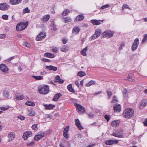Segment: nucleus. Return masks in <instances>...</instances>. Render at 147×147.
Here are the masks:
<instances>
[{"label": "nucleus", "mask_w": 147, "mask_h": 147, "mask_svg": "<svg viewBox=\"0 0 147 147\" xmlns=\"http://www.w3.org/2000/svg\"><path fill=\"white\" fill-rule=\"evenodd\" d=\"M111 135L115 137L119 138H123L124 135L123 133L119 130H117L112 133Z\"/></svg>", "instance_id": "obj_5"}, {"label": "nucleus", "mask_w": 147, "mask_h": 147, "mask_svg": "<svg viewBox=\"0 0 147 147\" xmlns=\"http://www.w3.org/2000/svg\"><path fill=\"white\" fill-rule=\"evenodd\" d=\"M70 12V10L69 9H66L62 13L63 16H66Z\"/></svg>", "instance_id": "obj_35"}, {"label": "nucleus", "mask_w": 147, "mask_h": 147, "mask_svg": "<svg viewBox=\"0 0 147 147\" xmlns=\"http://www.w3.org/2000/svg\"><path fill=\"white\" fill-rule=\"evenodd\" d=\"M87 115H88V116H89V117L90 118L92 117L94 115V114H92V113H90L88 114Z\"/></svg>", "instance_id": "obj_60"}, {"label": "nucleus", "mask_w": 147, "mask_h": 147, "mask_svg": "<svg viewBox=\"0 0 147 147\" xmlns=\"http://www.w3.org/2000/svg\"><path fill=\"white\" fill-rule=\"evenodd\" d=\"M127 90L126 89H125L123 92V95L124 97H126L127 96Z\"/></svg>", "instance_id": "obj_49"}, {"label": "nucleus", "mask_w": 147, "mask_h": 147, "mask_svg": "<svg viewBox=\"0 0 147 147\" xmlns=\"http://www.w3.org/2000/svg\"><path fill=\"white\" fill-rule=\"evenodd\" d=\"M75 106L79 113H84L86 112L85 109L82 105L76 103L75 104Z\"/></svg>", "instance_id": "obj_4"}, {"label": "nucleus", "mask_w": 147, "mask_h": 147, "mask_svg": "<svg viewBox=\"0 0 147 147\" xmlns=\"http://www.w3.org/2000/svg\"><path fill=\"white\" fill-rule=\"evenodd\" d=\"M26 104L29 106H34L35 105V104L34 102L31 101H27L26 103Z\"/></svg>", "instance_id": "obj_38"}, {"label": "nucleus", "mask_w": 147, "mask_h": 147, "mask_svg": "<svg viewBox=\"0 0 147 147\" xmlns=\"http://www.w3.org/2000/svg\"><path fill=\"white\" fill-rule=\"evenodd\" d=\"M75 123L76 126L80 130L83 129V127L81 125L80 122L78 119H75Z\"/></svg>", "instance_id": "obj_21"}, {"label": "nucleus", "mask_w": 147, "mask_h": 147, "mask_svg": "<svg viewBox=\"0 0 147 147\" xmlns=\"http://www.w3.org/2000/svg\"><path fill=\"white\" fill-rule=\"evenodd\" d=\"M127 8L129 9V7L127 4H124L122 6V9Z\"/></svg>", "instance_id": "obj_59"}, {"label": "nucleus", "mask_w": 147, "mask_h": 147, "mask_svg": "<svg viewBox=\"0 0 147 147\" xmlns=\"http://www.w3.org/2000/svg\"><path fill=\"white\" fill-rule=\"evenodd\" d=\"M63 19H64L65 22V23L70 22L71 21V19L70 18V17L63 18Z\"/></svg>", "instance_id": "obj_37"}, {"label": "nucleus", "mask_w": 147, "mask_h": 147, "mask_svg": "<svg viewBox=\"0 0 147 147\" xmlns=\"http://www.w3.org/2000/svg\"><path fill=\"white\" fill-rule=\"evenodd\" d=\"M42 61L44 62H49L50 61V59H47L43 58L42 59Z\"/></svg>", "instance_id": "obj_58"}, {"label": "nucleus", "mask_w": 147, "mask_h": 147, "mask_svg": "<svg viewBox=\"0 0 147 147\" xmlns=\"http://www.w3.org/2000/svg\"><path fill=\"white\" fill-rule=\"evenodd\" d=\"M67 89L68 90L71 92L74 93L75 91L72 88V86L71 84H70L67 86Z\"/></svg>", "instance_id": "obj_31"}, {"label": "nucleus", "mask_w": 147, "mask_h": 147, "mask_svg": "<svg viewBox=\"0 0 147 147\" xmlns=\"http://www.w3.org/2000/svg\"><path fill=\"white\" fill-rule=\"evenodd\" d=\"M6 37L5 34H0V38L1 39L4 38Z\"/></svg>", "instance_id": "obj_57"}, {"label": "nucleus", "mask_w": 147, "mask_h": 147, "mask_svg": "<svg viewBox=\"0 0 147 147\" xmlns=\"http://www.w3.org/2000/svg\"><path fill=\"white\" fill-rule=\"evenodd\" d=\"M91 37H92V40H94V39H95L97 38V37L95 35V34H94Z\"/></svg>", "instance_id": "obj_61"}, {"label": "nucleus", "mask_w": 147, "mask_h": 147, "mask_svg": "<svg viewBox=\"0 0 147 147\" xmlns=\"http://www.w3.org/2000/svg\"><path fill=\"white\" fill-rule=\"evenodd\" d=\"M132 74H129L127 76V79L129 81L133 82L134 81V79L132 78Z\"/></svg>", "instance_id": "obj_41"}, {"label": "nucleus", "mask_w": 147, "mask_h": 147, "mask_svg": "<svg viewBox=\"0 0 147 147\" xmlns=\"http://www.w3.org/2000/svg\"><path fill=\"white\" fill-rule=\"evenodd\" d=\"M147 100L146 99H143L142 100L139 105V107L141 109L143 108L146 105Z\"/></svg>", "instance_id": "obj_22"}, {"label": "nucleus", "mask_w": 147, "mask_h": 147, "mask_svg": "<svg viewBox=\"0 0 147 147\" xmlns=\"http://www.w3.org/2000/svg\"><path fill=\"white\" fill-rule=\"evenodd\" d=\"M69 126H67L64 129L63 132V136L66 139L69 138V136L67 134L69 130Z\"/></svg>", "instance_id": "obj_14"}, {"label": "nucleus", "mask_w": 147, "mask_h": 147, "mask_svg": "<svg viewBox=\"0 0 147 147\" xmlns=\"http://www.w3.org/2000/svg\"><path fill=\"white\" fill-rule=\"evenodd\" d=\"M8 16L7 15H3L2 16V18L4 20H7L8 19Z\"/></svg>", "instance_id": "obj_53"}, {"label": "nucleus", "mask_w": 147, "mask_h": 147, "mask_svg": "<svg viewBox=\"0 0 147 147\" xmlns=\"http://www.w3.org/2000/svg\"><path fill=\"white\" fill-rule=\"evenodd\" d=\"M86 74L85 72L82 71H80L78 73V75L80 77H82L86 75Z\"/></svg>", "instance_id": "obj_42"}, {"label": "nucleus", "mask_w": 147, "mask_h": 147, "mask_svg": "<svg viewBox=\"0 0 147 147\" xmlns=\"http://www.w3.org/2000/svg\"><path fill=\"white\" fill-rule=\"evenodd\" d=\"M49 91V88L47 85H44L39 87L38 90V92L41 94H46Z\"/></svg>", "instance_id": "obj_2"}, {"label": "nucleus", "mask_w": 147, "mask_h": 147, "mask_svg": "<svg viewBox=\"0 0 147 147\" xmlns=\"http://www.w3.org/2000/svg\"><path fill=\"white\" fill-rule=\"evenodd\" d=\"M88 49V47H86L85 48L83 49L81 51V54L83 56H86L87 54L86 52Z\"/></svg>", "instance_id": "obj_30"}, {"label": "nucleus", "mask_w": 147, "mask_h": 147, "mask_svg": "<svg viewBox=\"0 0 147 147\" xmlns=\"http://www.w3.org/2000/svg\"><path fill=\"white\" fill-rule=\"evenodd\" d=\"M111 125L113 127H116L119 125L118 121V120H115L113 121L111 123Z\"/></svg>", "instance_id": "obj_29"}, {"label": "nucleus", "mask_w": 147, "mask_h": 147, "mask_svg": "<svg viewBox=\"0 0 147 147\" xmlns=\"http://www.w3.org/2000/svg\"><path fill=\"white\" fill-rule=\"evenodd\" d=\"M109 7V5L108 4H106L104 5H103L101 7H100V9H105L106 8H107L108 7Z\"/></svg>", "instance_id": "obj_50"}, {"label": "nucleus", "mask_w": 147, "mask_h": 147, "mask_svg": "<svg viewBox=\"0 0 147 147\" xmlns=\"http://www.w3.org/2000/svg\"><path fill=\"white\" fill-rule=\"evenodd\" d=\"M46 36V34L44 32H41L37 36L36 40L37 41H40L45 38Z\"/></svg>", "instance_id": "obj_8"}, {"label": "nucleus", "mask_w": 147, "mask_h": 147, "mask_svg": "<svg viewBox=\"0 0 147 147\" xmlns=\"http://www.w3.org/2000/svg\"><path fill=\"white\" fill-rule=\"evenodd\" d=\"M105 118L107 120V122L109 121L110 119V117L106 115H105Z\"/></svg>", "instance_id": "obj_56"}, {"label": "nucleus", "mask_w": 147, "mask_h": 147, "mask_svg": "<svg viewBox=\"0 0 147 147\" xmlns=\"http://www.w3.org/2000/svg\"><path fill=\"white\" fill-rule=\"evenodd\" d=\"M139 40L138 38H136L134 40L133 44L131 47V49L133 51H134L137 48L139 44Z\"/></svg>", "instance_id": "obj_7"}, {"label": "nucleus", "mask_w": 147, "mask_h": 147, "mask_svg": "<svg viewBox=\"0 0 147 147\" xmlns=\"http://www.w3.org/2000/svg\"><path fill=\"white\" fill-rule=\"evenodd\" d=\"M67 41V40L65 39H63L62 40L63 43L64 44L66 43Z\"/></svg>", "instance_id": "obj_63"}, {"label": "nucleus", "mask_w": 147, "mask_h": 147, "mask_svg": "<svg viewBox=\"0 0 147 147\" xmlns=\"http://www.w3.org/2000/svg\"><path fill=\"white\" fill-rule=\"evenodd\" d=\"M15 134L14 132H11L9 133L8 136L9 138L8 140V142H10L14 139L15 138Z\"/></svg>", "instance_id": "obj_20"}, {"label": "nucleus", "mask_w": 147, "mask_h": 147, "mask_svg": "<svg viewBox=\"0 0 147 147\" xmlns=\"http://www.w3.org/2000/svg\"><path fill=\"white\" fill-rule=\"evenodd\" d=\"M18 118L22 120H24L26 118L25 117L22 115H20L18 117Z\"/></svg>", "instance_id": "obj_55"}, {"label": "nucleus", "mask_w": 147, "mask_h": 147, "mask_svg": "<svg viewBox=\"0 0 147 147\" xmlns=\"http://www.w3.org/2000/svg\"><path fill=\"white\" fill-rule=\"evenodd\" d=\"M35 113L34 111H30L28 114V115L30 116H33L35 115Z\"/></svg>", "instance_id": "obj_48"}, {"label": "nucleus", "mask_w": 147, "mask_h": 147, "mask_svg": "<svg viewBox=\"0 0 147 147\" xmlns=\"http://www.w3.org/2000/svg\"><path fill=\"white\" fill-rule=\"evenodd\" d=\"M24 98V96L23 95H17L16 97V99L17 100H21Z\"/></svg>", "instance_id": "obj_33"}, {"label": "nucleus", "mask_w": 147, "mask_h": 147, "mask_svg": "<svg viewBox=\"0 0 147 147\" xmlns=\"http://www.w3.org/2000/svg\"><path fill=\"white\" fill-rule=\"evenodd\" d=\"M84 16L83 15L80 14L77 16L74 21L75 22L80 21L83 20L84 19Z\"/></svg>", "instance_id": "obj_28"}, {"label": "nucleus", "mask_w": 147, "mask_h": 147, "mask_svg": "<svg viewBox=\"0 0 147 147\" xmlns=\"http://www.w3.org/2000/svg\"><path fill=\"white\" fill-rule=\"evenodd\" d=\"M9 107L8 106L7 107H1L0 109L3 111H6L9 109Z\"/></svg>", "instance_id": "obj_54"}, {"label": "nucleus", "mask_w": 147, "mask_h": 147, "mask_svg": "<svg viewBox=\"0 0 147 147\" xmlns=\"http://www.w3.org/2000/svg\"><path fill=\"white\" fill-rule=\"evenodd\" d=\"M55 82H57L59 84H63L64 82L63 80L61 79L59 76H56L54 79Z\"/></svg>", "instance_id": "obj_16"}, {"label": "nucleus", "mask_w": 147, "mask_h": 147, "mask_svg": "<svg viewBox=\"0 0 147 147\" xmlns=\"http://www.w3.org/2000/svg\"><path fill=\"white\" fill-rule=\"evenodd\" d=\"M61 96V94L60 93H57L54 96V98L53 99V101H56Z\"/></svg>", "instance_id": "obj_27"}, {"label": "nucleus", "mask_w": 147, "mask_h": 147, "mask_svg": "<svg viewBox=\"0 0 147 147\" xmlns=\"http://www.w3.org/2000/svg\"><path fill=\"white\" fill-rule=\"evenodd\" d=\"M119 143V141L117 140H109L106 141L105 143L107 145H112L114 144H117Z\"/></svg>", "instance_id": "obj_9"}, {"label": "nucleus", "mask_w": 147, "mask_h": 147, "mask_svg": "<svg viewBox=\"0 0 147 147\" xmlns=\"http://www.w3.org/2000/svg\"><path fill=\"white\" fill-rule=\"evenodd\" d=\"M68 46H66L65 47H63L61 49V51L63 52H66L68 51Z\"/></svg>", "instance_id": "obj_40"}, {"label": "nucleus", "mask_w": 147, "mask_h": 147, "mask_svg": "<svg viewBox=\"0 0 147 147\" xmlns=\"http://www.w3.org/2000/svg\"><path fill=\"white\" fill-rule=\"evenodd\" d=\"M38 124L33 125L32 127V129L35 131L37 130L38 129Z\"/></svg>", "instance_id": "obj_43"}, {"label": "nucleus", "mask_w": 147, "mask_h": 147, "mask_svg": "<svg viewBox=\"0 0 147 147\" xmlns=\"http://www.w3.org/2000/svg\"><path fill=\"white\" fill-rule=\"evenodd\" d=\"M32 77L34 78L36 80H40L43 79V77L42 76H32Z\"/></svg>", "instance_id": "obj_36"}, {"label": "nucleus", "mask_w": 147, "mask_h": 147, "mask_svg": "<svg viewBox=\"0 0 147 147\" xmlns=\"http://www.w3.org/2000/svg\"><path fill=\"white\" fill-rule=\"evenodd\" d=\"M50 27H51V30L53 31H55L57 30L56 25L54 24V22H52L50 24Z\"/></svg>", "instance_id": "obj_32"}, {"label": "nucleus", "mask_w": 147, "mask_h": 147, "mask_svg": "<svg viewBox=\"0 0 147 147\" xmlns=\"http://www.w3.org/2000/svg\"><path fill=\"white\" fill-rule=\"evenodd\" d=\"M101 32L100 30H96L95 32V35L97 37H98L100 34Z\"/></svg>", "instance_id": "obj_45"}, {"label": "nucleus", "mask_w": 147, "mask_h": 147, "mask_svg": "<svg viewBox=\"0 0 147 147\" xmlns=\"http://www.w3.org/2000/svg\"><path fill=\"white\" fill-rule=\"evenodd\" d=\"M51 50L53 52L56 53L58 52V49L56 47H55L52 49Z\"/></svg>", "instance_id": "obj_46"}, {"label": "nucleus", "mask_w": 147, "mask_h": 147, "mask_svg": "<svg viewBox=\"0 0 147 147\" xmlns=\"http://www.w3.org/2000/svg\"><path fill=\"white\" fill-rule=\"evenodd\" d=\"M113 109L115 112H120L121 111V107L120 104L116 103L113 105Z\"/></svg>", "instance_id": "obj_10"}, {"label": "nucleus", "mask_w": 147, "mask_h": 147, "mask_svg": "<svg viewBox=\"0 0 147 147\" xmlns=\"http://www.w3.org/2000/svg\"><path fill=\"white\" fill-rule=\"evenodd\" d=\"M96 83V81H95L91 80L86 85V86L87 87H89L91 85L94 84Z\"/></svg>", "instance_id": "obj_34"}, {"label": "nucleus", "mask_w": 147, "mask_h": 147, "mask_svg": "<svg viewBox=\"0 0 147 147\" xmlns=\"http://www.w3.org/2000/svg\"><path fill=\"white\" fill-rule=\"evenodd\" d=\"M22 0H10L9 3L12 5H16L20 3Z\"/></svg>", "instance_id": "obj_23"}, {"label": "nucleus", "mask_w": 147, "mask_h": 147, "mask_svg": "<svg viewBox=\"0 0 147 147\" xmlns=\"http://www.w3.org/2000/svg\"><path fill=\"white\" fill-rule=\"evenodd\" d=\"M44 56L46 57L50 58H54L55 57V55L53 54L47 52L44 54Z\"/></svg>", "instance_id": "obj_25"}, {"label": "nucleus", "mask_w": 147, "mask_h": 147, "mask_svg": "<svg viewBox=\"0 0 147 147\" xmlns=\"http://www.w3.org/2000/svg\"><path fill=\"white\" fill-rule=\"evenodd\" d=\"M107 93L108 96L109 98H110V97L112 95V92L111 91H107Z\"/></svg>", "instance_id": "obj_51"}, {"label": "nucleus", "mask_w": 147, "mask_h": 147, "mask_svg": "<svg viewBox=\"0 0 147 147\" xmlns=\"http://www.w3.org/2000/svg\"><path fill=\"white\" fill-rule=\"evenodd\" d=\"M147 42V34H145L142 41V43H144Z\"/></svg>", "instance_id": "obj_39"}, {"label": "nucleus", "mask_w": 147, "mask_h": 147, "mask_svg": "<svg viewBox=\"0 0 147 147\" xmlns=\"http://www.w3.org/2000/svg\"><path fill=\"white\" fill-rule=\"evenodd\" d=\"M28 24V23L27 22L24 23L23 22H21L17 25L16 30L19 31L23 30L26 28Z\"/></svg>", "instance_id": "obj_3"}, {"label": "nucleus", "mask_w": 147, "mask_h": 147, "mask_svg": "<svg viewBox=\"0 0 147 147\" xmlns=\"http://www.w3.org/2000/svg\"><path fill=\"white\" fill-rule=\"evenodd\" d=\"M43 106L45 107V108L46 110H50L53 109L55 107V105H54L49 104L47 105V104H44Z\"/></svg>", "instance_id": "obj_15"}, {"label": "nucleus", "mask_w": 147, "mask_h": 147, "mask_svg": "<svg viewBox=\"0 0 147 147\" xmlns=\"http://www.w3.org/2000/svg\"><path fill=\"white\" fill-rule=\"evenodd\" d=\"M0 69L1 71L5 73H6L9 69L6 65L3 63L1 64L0 65Z\"/></svg>", "instance_id": "obj_12"}, {"label": "nucleus", "mask_w": 147, "mask_h": 147, "mask_svg": "<svg viewBox=\"0 0 147 147\" xmlns=\"http://www.w3.org/2000/svg\"><path fill=\"white\" fill-rule=\"evenodd\" d=\"M45 133L43 131H40L35 136L34 140L36 141H38L43 137L45 135Z\"/></svg>", "instance_id": "obj_6"}, {"label": "nucleus", "mask_w": 147, "mask_h": 147, "mask_svg": "<svg viewBox=\"0 0 147 147\" xmlns=\"http://www.w3.org/2000/svg\"><path fill=\"white\" fill-rule=\"evenodd\" d=\"M134 114V111L131 108L125 109L123 113V117L129 119L132 117Z\"/></svg>", "instance_id": "obj_1"}, {"label": "nucleus", "mask_w": 147, "mask_h": 147, "mask_svg": "<svg viewBox=\"0 0 147 147\" xmlns=\"http://www.w3.org/2000/svg\"><path fill=\"white\" fill-rule=\"evenodd\" d=\"M35 142L34 141H32L30 142H27L26 143L27 145L28 146L32 147L34 145Z\"/></svg>", "instance_id": "obj_44"}, {"label": "nucleus", "mask_w": 147, "mask_h": 147, "mask_svg": "<svg viewBox=\"0 0 147 147\" xmlns=\"http://www.w3.org/2000/svg\"><path fill=\"white\" fill-rule=\"evenodd\" d=\"M30 10L28 9V7H26L23 10V12L24 13H29Z\"/></svg>", "instance_id": "obj_52"}, {"label": "nucleus", "mask_w": 147, "mask_h": 147, "mask_svg": "<svg viewBox=\"0 0 147 147\" xmlns=\"http://www.w3.org/2000/svg\"><path fill=\"white\" fill-rule=\"evenodd\" d=\"M9 7V5L6 3L0 4V10L5 11L7 10Z\"/></svg>", "instance_id": "obj_13"}, {"label": "nucleus", "mask_w": 147, "mask_h": 147, "mask_svg": "<svg viewBox=\"0 0 147 147\" xmlns=\"http://www.w3.org/2000/svg\"><path fill=\"white\" fill-rule=\"evenodd\" d=\"M104 37H107L109 38L112 36L113 35V33L111 31H107L104 33Z\"/></svg>", "instance_id": "obj_19"}, {"label": "nucleus", "mask_w": 147, "mask_h": 147, "mask_svg": "<svg viewBox=\"0 0 147 147\" xmlns=\"http://www.w3.org/2000/svg\"><path fill=\"white\" fill-rule=\"evenodd\" d=\"M80 31V29L78 26H75L73 28L72 33L75 34H78Z\"/></svg>", "instance_id": "obj_24"}, {"label": "nucleus", "mask_w": 147, "mask_h": 147, "mask_svg": "<svg viewBox=\"0 0 147 147\" xmlns=\"http://www.w3.org/2000/svg\"><path fill=\"white\" fill-rule=\"evenodd\" d=\"M32 133L31 131H28L24 132L23 136V138L24 140H27L28 137L32 136Z\"/></svg>", "instance_id": "obj_11"}, {"label": "nucleus", "mask_w": 147, "mask_h": 147, "mask_svg": "<svg viewBox=\"0 0 147 147\" xmlns=\"http://www.w3.org/2000/svg\"><path fill=\"white\" fill-rule=\"evenodd\" d=\"M50 18V16L49 14L46 15L44 16L42 18H41V20L43 23H45L49 20Z\"/></svg>", "instance_id": "obj_18"}, {"label": "nucleus", "mask_w": 147, "mask_h": 147, "mask_svg": "<svg viewBox=\"0 0 147 147\" xmlns=\"http://www.w3.org/2000/svg\"><path fill=\"white\" fill-rule=\"evenodd\" d=\"M144 126H147V118L143 122Z\"/></svg>", "instance_id": "obj_62"}, {"label": "nucleus", "mask_w": 147, "mask_h": 147, "mask_svg": "<svg viewBox=\"0 0 147 147\" xmlns=\"http://www.w3.org/2000/svg\"><path fill=\"white\" fill-rule=\"evenodd\" d=\"M9 92L7 91H4L3 92V95L4 96H6L9 95Z\"/></svg>", "instance_id": "obj_64"}, {"label": "nucleus", "mask_w": 147, "mask_h": 147, "mask_svg": "<svg viewBox=\"0 0 147 147\" xmlns=\"http://www.w3.org/2000/svg\"><path fill=\"white\" fill-rule=\"evenodd\" d=\"M118 102V100H117V97L115 96H113V99L111 101V102L112 103H113L115 102Z\"/></svg>", "instance_id": "obj_47"}, {"label": "nucleus", "mask_w": 147, "mask_h": 147, "mask_svg": "<svg viewBox=\"0 0 147 147\" xmlns=\"http://www.w3.org/2000/svg\"><path fill=\"white\" fill-rule=\"evenodd\" d=\"M46 69H49L50 70H53L54 71H56L57 70V68L55 66H53L52 65H46Z\"/></svg>", "instance_id": "obj_26"}, {"label": "nucleus", "mask_w": 147, "mask_h": 147, "mask_svg": "<svg viewBox=\"0 0 147 147\" xmlns=\"http://www.w3.org/2000/svg\"><path fill=\"white\" fill-rule=\"evenodd\" d=\"M104 20H91L90 22L93 25H98L101 24L100 22H103Z\"/></svg>", "instance_id": "obj_17"}]
</instances>
